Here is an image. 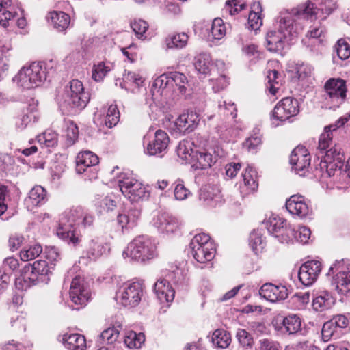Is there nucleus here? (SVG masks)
<instances>
[{
	"label": "nucleus",
	"mask_w": 350,
	"mask_h": 350,
	"mask_svg": "<svg viewBox=\"0 0 350 350\" xmlns=\"http://www.w3.org/2000/svg\"><path fill=\"white\" fill-rule=\"evenodd\" d=\"M263 225L270 234L276 237L281 236V241L285 242L284 239L286 238V229L288 228L289 226H287L284 219L278 216H271L263 221Z\"/></svg>",
	"instance_id": "obj_30"
},
{
	"label": "nucleus",
	"mask_w": 350,
	"mask_h": 350,
	"mask_svg": "<svg viewBox=\"0 0 350 350\" xmlns=\"http://www.w3.org/2000/svg\"><path fill=\"white\" fill-rule=\"evenodd\" d=\"M46 79V68L42 62H33L21 68L13 81L23 89L39 87Z\"/></svg>",
	"instance_id": "obj_2"
},
{
	"label": "nucleus",
	"mask_w": 350,
	"mask_h": 350,
	"mask_svg": "<svg viewBox=\"0 0 350 350\" xmlns=\"http://www.w3.org/2000/svg\"><path fill=\"white\" fill-rule=\"evenodd\" d=\"M131 28L138 38L144 40L146 38L145 33L148 28L146 21L142 19L135 20L131 23Z\"/></svg>",
	"instance_id": "obj_60"
},
{
	"label": "nucleus",
	"mask_w": 350,
	"mask_h": 350,
	"mask_svg": "<svg viewBox=\"0 0 350 350\" xmlns=\"http://www.w3.org/2000/svg\"><path fill=\"white\" fill-rule=\"evenodd\" d=\"M336 51L338 57L347 59L350 57V44L344 40H339L336 45Z\"/></svg>",
	"instance_id": "obj_64"
},
{
	"label": "nucleus",
	"mask_w": 350,
	"mask_h": 350,
	"mask_svg": "<svg viewBox=\"0 0 350 350\" xmlns=\"http://www.w3.org/2000/svg\"><path fill=\"white\" fill-rule=\"evenodd\" d=\"M199 198L206 204L215 206L221 202L220 190L217 186L205 185L200 190Z\"/></svg>",
	"instance_id": "obj_34"
},
{
	"label": "nucleus",
	"mask_w": 350,
	"mask_h": 350,
	"mask_svg": "<svg viewBox=\"0 0 350 350\" xmlns=\"http://www.w3.org/2000/svg\"><path fill=\"white\" fill-rule=\"evenodd\" d=\"M173 185L174 198L176 200H185L191 195V191L185 187L183 180H176Z\"/></svg>",
	"instance_id": "obj_50"
},
{
	"label": "nucleus",
	"mask_w": 350,
	"mask_h": 350,
	"mask_svg": "<svg viewBox=\"0 0 350 350\" xmlns=\"http://www.w3.org/2000/svg\"><path fill=\"white\" fill-rule=\"evenodd\" d=\"M244 185L249 191H254L258 187L257 174L254 169L251 166H247L245 172L242 174Z\"/></svg>",
	"instance_id": "obj_47"
},
{
	"label": "nucleus",
	"mask_w": 350,
	"mask_h": 350,
	"mask_svg": "<svg viewBox=\"0 0 350 350\" xmlns=\"http://www.w3.org/2000/svg\"><path fill=\"white\" fill-rule=\"evenodd\" d=\"M154 291L161 303L174 300L175 291L166 280H159L154 286Z\"/></svg>",
	"instance_id": "obj_33"
},
{
	"label": "nucleus",
	"mask_w": 350,
	"mask_h": 350,
	"mask_svg": "<svg viewBox=\"0 0 350 350\" xmlns=\"http://www.w3.org/2000/svg\"><path fill=\"white\" fill-rule=\"evenodd\" d=\"M236 338L239 343L243 347L251 348L254 344L252 335L244 329H238L236 332Z\"/></svg>",
	"instance_id": "obj_57"
},
{
	"label": "nucleus",
	"mask_w": 350,
	"mask_h": 350,
	"mask_svg": "<svg viewBox=\"0 0 350 350\" xmlns=\"http://www.w3.org/2000/svg\"><path fill=\"white\" fill-rule=\"evenodd\" d=\"M169 77L170 78V85H172V87L175 85L181 94H186L188 87V81L186 76L183 73L174 72H171Z\"/></svg>",
	"instance_id": "obj_48"
},
{
	"label": "nucleus",
	"mask_w": 350,
	"mask_h": 350,
	"mask_svg": "<svg viewBox=\"0 0 350 350\" xmlns=\"http://www.w3.org/2000/svg\"><path fill=\"white\" fill-rule=\"evenodd\" d=\"M195 68L196 70L203 75H206L212 71L211 75H214L216 72L215 68H211V57L208 53H200L196 57L194 62Z\"/></svg>",
	"instance_id": "obj_39"
},
{
	"label": "nucleus",
	"mask_w": 350,
	"mask_h": 350,
	"mask_svg": "<svg viewBox=\"0 0 350 350\" xmlns=\"http://www.w3.org/2000/svg\"><path fill=\"white\" fill-rule=\"evenodd\" d=\"M317 4L319 10V17L325 18L335 9V3L331 0H319Z\"/></svg>",
	"instance_id": "obj_58"
},
{
	"label": "nucleus",
	"mask_w": 350,
	"mask_h": 350,
	"mask_svg": "<svg viewBox=\"0 0 350 350\" xmlns=\"http://www.w3.org/2000/svg\"><path fill=\"white\" fill-rule=\"evenodd\" d=\"M299 112V102L292 97H286L281 100L275 107L272 118L280 121H285Z\"/></svg>",
	"instance_id": "obj_15"
},
{
	"label": "nucleus",
	"mask_w": 350,
	"mask_h": 350,
	"mask_svg": "<svg viewBox=\"0 0 350 350\" xmlns=\"http://www.w3.org/2000/svg\"><path fill=\"white\" fill-rule=\"evenodd\" d=\"M154 226L163 234H172L175 232L179 227V223L176 218L172 215L162 213L154 219Z\"/></svg>",
	"instance_id": "obj_25"
},
{
	"label": "nucleus",
	"mask_w": 350,
	"mask_h": 350,
	"mask_svg": "<svg viewBox=\"0 0 350 350\" xmlns=\"http://www.w3.org/2000/svg\"><path fill=\"white\" fill-rule=\"evenodd\" d=\"M37 106L38 101L31 98L28 105L23 110L22 113L16 119L15 124L18 129L23 130L37 121L38 119Z\"/></svg>",
	"instance_id": "obj_24"
},
{
	"label": "nucleus",
	"mask_w": 350,
	"mask_h": 350,
	"mask_svg": "<svg viewBox=\"0 0 350 350\" xmlns=\"http://www.w3.org/2000/svg\"><path fill=\"white\" fill-rule=\"evenodd\" d=\"M211 341L215 347L225 349L230 344L231 336L227 331L218 329L213 333Z\"/></svg>",
	"instance_id": "obj_45"
},
{
	"label": "nucleus",
	"mask_w": 350,
	"mask_h": 350,
	"mask_svg": "<svg viewBox=\"0 0 350 350\" xmlns=\"http://www.w3.org/2000/svg\"><path fill=\"white\" fill-rule=\"evenodd\" d=\"M118 185L122 194L131 201L148 198L150 193L147 187L137 179L121 174L118 177Z\"/></svg>",
	"instance_id": "obj_10"
},
{
	"label": "nucleus",
	"mask_w": 350,
	"mask_h": 350,
	"mask_svg": "<svg viewBox=\"0 0 350 350\" xmlns=\"http://www.w3.org/2000/svg\"><path fill=\"white\" fill-rule=\"evenodd\" d=\"M198 146L195 142L183 140L179 143L177 147V154L181 159L191 164V159L194 154L195 146Z\"/></svg>",
	"instance_id": "obj_43"
},
{
	"label": "nucleus",
	"mask_w": 350,
	"mask_h": 350,
	"mask_svg": "<svg viewBox=\"0 0 350 350\" xmlns=\"http://www.w3.org/2000/svg\"><path fill=\"white\" fill-rule=\"evenodd\" d=\"M223 156V150L213 142H206L203 145L195 146L191 165L195 170H204L211 167L218 158Z\"/></svg>",
	"instance_id": "obj_4"
},
{
	"label": "nucleus",
	"mask_w": 350,
	"mask_h": 350,
	"mask_svg": "<svg viewBox=\"0 0 350 350\" xmlns=\"http://www.w3.org/2000/svg\"><path fill=\"white\" fill-rule=\"evenodd\" d=\"M321 269L322 265L320 261H307L299 269V279L304 286H310L317 280Z\"/></svg>",
	"instance_id": "obj_19"
},
{
	"label": "nucleus",
	"mask_w": 350,
	"mask_h": 350,
	"mask_svg": "<svg viewBox=\"0 0 350 350\" xmlns=\"http://www.w3.org/2000/svg\"><path fill=\"white\" fill-rule=\"evenodd\" d=\"M110 70L111 66L109 64L99 62L93 67L92 79L96 81H101Z\"/></svg>",
	"instance_id": "obj_54"
},
{
	"label": "nucleus",
	"mask_w": 350,
	"mask_h": 350,
	"mask_svg": "<svg viewBox=\"0 0 350 350\" xmlns=\"http://www.w3.org/2000/svg\"><path fill=\"white\" fill-rule=\"evenodd\" d=\"M51 267L46 261L38 260L33 264L25 265L21 270V275L16 279V286L20 290H26L39 281V276L47 275Z\"/></svg>",
	"instance_id": "obj_6"
},
{
	"label": "nucleus",
	"mask_w": 350,
	"mask_h": 350,
	"mask_svg": "<svg viewBox=\"0 0 350 350\" xmlns=\"http://www.w3.org/2000/svg\"><path fill=\"white\" fill-rule=\"evenodd\" d=\"M139 212L137 210H132L128 213L119 214L117 217L118 226L123 230L124 228H131L135 226L137 220L139 216Z\"/></svg>",
	"instance_id": "obj_44"
},
{
	"label": "nucleus",
	"mask_w": 350,
	"mask_h": 350,
	"mask_svg": "<svg viewBox=\"0 0 350 350\" xmlns=\"http://www.w3.org/2000/svg\"><path fill=\"white\" fill-rule=\"evenodd\" d=\"M275 27L291 38H293L302 31L304 27L292 9L282 10L280 12L275 21Z\"/></svg>",
	"instance_id": "obj_13"
},
{
	"label": "nucleus",
	"mask_w": 350,
	"mask_h": 350,
	"mask_svg": "<svg viewBox=\"0 0 350 350\" xmlns=\"http://www.w3.org/2000/svg\"><path fill=\"white\" fill-rule=\"evenodd\" d=\"M144 295L142 283L133 282L124 283L116 292L115 299L118 304L125 307H135Z\"/></svg>",
	"instance_id": "obj_9"
},
{
	"label": "nucleus",
	"mask_w": 350,
	"mask_h": 350,
	"mask_svg": "<svg viewBox=\"0 0 350 350\" xmlns=\"http://www.w3.org/2000/svg\"><path fill=\"white\" fill-rule=\"evenodd\" d=\"M193 257L200 263H205L213 259L215 248L210 236L205 233L198 234L189 244Z\"/></svg>",
	"instance_id": "obj_8"
},
{
	"label": "nucleus",
	"mask_w": 350,
	"mask_h": 350,
	"mask_svg": "<svg viewBox=\"0 0 350 350\" xmlns=\"http://www.w3.org/2000/svg\"><path fill=\"white\" fill-rule=\"evenodd\" d=\"M50 23L59 31H62L68 28L70 18L69 15L64 12H53L50 13Z\"/></svg>",
	"instance_id": "obj_42"
},
{
	"label": "nucleus",
	"mask_w": 350,
	"mask_h": 350,
	"mask_svg": "<svg viewBox=\"0 0 350 350\" xmlns=\"http://www.w3.org/2000/svg\"><path fill=\"white\" fill-rule=\"evenodd\" d=\"M281 326H275V328L280 329L283 333L293 334L297 333L301 328V319L296 314H290L282 319Z\"/></svg>",
	"instance_id": "obj_37"
},
{
	"label": "nucleus",
	"mask_w": 350,
	"mask_h": 350,
	"mask_svg": "<svg viewBox=\"0 0 350 350\" xmlns=\"http://www.w3.org/2000/svg\"><path fill=\"white\" fill-rule=\"evenodd\" d=\"M170 78L166 75H161L153 82L151 88L152 99L159 102L161 97L167 98L171 90Z\"/></svg>",
	"instance_id": "obj_27"
},
{
	"label": "nucleus",
	"mask_w": 350,
	"mask_h": 350,
	"mask_svg": "<svg viewBox=\"0 0 350 350\" xmlns=\"http://www.w3.org/2000/svg\"><path fill=\"white\" fill-rule=\"evenodd\" d=\"M169 141V137L165 131L162 130L157 131L154 133V139L147 145L146 153L149 155L162 157L166 152Z\"/></svg>",
	"instance_id": "obj_21"
},
{
	"label": "nucleus",
	"mask_w": 350,
	"mask_h": 350,
	"mask_svg": "<svg viewBox=\"0 0 350 350\" xmlns=\"http://www.w3.org/2000/svg\"><path fill=\"white\" fill-rule=\"evenodd\" d=\"M219 112L226 116H231L232 118H234L237 116V108L234 103L226 100L220 102L219 104Z\"/></svg>",
	"instance_id": "obj_62"
},
{
	"label": "nucleus",
	"mask_w": 350,
	"mask_h": 350,
	"mask_svg": "<svg viewBox=\"0 0 350 350\" xmlns=\"http://www.w3.org/2000/svg\"><path fill=\"white\" fill-rule=\"evenodd\" d=\"M124 86L122 88L126 90L131 89L132 92L135 93L144 84V77L138 72L128 71L123 77Z\"/></svg>",
	"instance_id": "obj_36"
},
{
	"label": "nucleus",
	"mask_w": 350,
	"mask_h": 350,
	"mask_svg": "<svg viewBox=\"0 0 350 350\" xmlns=\"http://www.w3.org/2000/svg\"><path fill=\"white\" fill-rule=\"evenodd\" d=\"M106 252V247L98 239H92L87 243L85 253L91 260H96Z\"/></svg>",
	"instance_id": "obj_40"
},
{
	"label": "nucleus",
	"mask_w": 350,
	"mask_h": 350,
	"mask_svg": "<svg viewBox=\"0 0 350 350\" xmlns=\"http://www.w3.org/2000/svg\"><path fill=\"white\" fill-rule=\"evenodd\" d=\"M122 256L124 258H130L137 262H145L157 256V247L150 238L139 236L128 244Z\"/></svg>",
	"instance_id": "obj_3"
},
{
	"label": "nucleus",
	"mask_w": 350,
	"mask_h": 350,
	"mask_svg": "<svg viewBox=\"0 0 350 350\" xmlns=\"http://www.w3.org/2000/svg\"><path fill=\"white\" fill-rule=\"evenodd\" d=\"M90 100V94L84 90L83 83L74 79L70 82L66 90L65 98L62 105L66 108L83 109Z\"/></svg>",
	"instance_id": "obj_11"
},
{
	"label": "nucleus",
	"mask_w": 350,
	"mask_h": 350,
	"mask_svg": "<svg viewBox=\"0 0 350 350\" xmlns=\"http://www.w3.org/2000/svg\"><path fill=\"white\" fill-rule=\"evenodd\" d=\"M335 304V299L329 293L323 291L312 300V307L316 311L322 312L331 308Z\"/></svg>",
	"instance_id": "obj_38"
},
{
	"label": "nucleus",
	"mask_w": 350,
	"mask_h": 350,
	"mask_svg": "<svg viewBox=\"0 0 350 350\" xmlns=\"http://www.w3.org/2000/svg\"><path fill=\"white\" fill-rule=\"evenodd\" d=\"M42 252V246L40 244H35L22 250L20 252V257L23 261H29L38 257Z\"/></svg>",
	"instance_id": "obj_51"
},
{
	"label": "nucleus",
	"mask_w": 350,
	"mask_h": 350,
	"mask_svg": "<svg viewBox=\"0 0 350 350\" xmlns=\"http://www.w3.org/2000/svg\"><path fill=\"white\" fill-rule=\"evenodd\" d=\"M69 295L72 303L81 306H85L90 299V289L80 276L77 275L72 279Z\"/></svg>",
	"instance_id": "obj_17"
},
{
	"label": "nucleus",
	"mask_w": 350,
	"mask_h": 350,
	"mask_svg": "<svg viewBox=\"0 0 350 350\" xmlns=\"http://www.w3.org/2000/svg\"><path fill=\"white\" fill-rule=\"evenodd\" d=\"M211 33L214 39L220 40L226 33V28L223 20L216 18L213 21Z\"/></svg>",
	"instance_id": "obj_52"
},
{
	"label": "nucleus",
	"mask_w": 350,
	"mask_h": 350,
	"mask_svg": "<svg viewBox=\"0 0 350 350\" xmlns=\"http://www.w3.org/2000/svg\"><path fill=\"white\" fill-rule=\"evenodd\" d=\"M350 120V114H346L340 117L334 124L327 126L324 132L321 135L319 140V149L321 151L325 150L331 144L332 139V131L344 126Z\"/></svg>",
	"instance_id": "obj_26"
},
{
	"label": "nucleus",
	"mask_w": 350,
	"mask_h": 350,
	"mask_svg": "<svg viewBox=\"0 0 350 350\" xmlns=\"http://www.w3.org/2000/svg\"><path fill=\"white\" fill-rule=\"evenodd\" d=\"M59 340L68 350H85L86 349L85 338L80 334L66 333L59 336Z\"/></svg>",
	"instance_id": "obj_32"
},
{
	"label": "nucleus",
	"mask_w": 350,
	"mask_h": 350,
	"mask_svg": "<svg viewBox=\"0 0 350 350\" xmlns=\"http://www.w3.org/2000/svg\"><path fill=\"white\" fill-rule=\"evenodd\" d=\"M345 157L339 146H334L326 150L324 162L326 163L327 172L329 176L335 175L340 176V180L350 185V158L347 160L345 170H342Z\"/></svg>",
	"instance_id": "obj_5"
},
{
	"label": "nucleus",
	"mask_w": 350,
	"mask_h": 350,
	"mask_svg": "<svg viewBox=\"0 0 350 350\" xmlns=\"http://www.w3.org/2000/svg\"><path fill=\"white\" fill-rule=\"evenodd\" d=\"M79 131L78 127L73 122H70L67 125L66 129V144L71 146L75 143L78 139Z\"/></svg>",
	"instance_id": "obj_63"
},
{
	"label": "nucleus",
	"mask_w": 350,
	"mask_h": 350,
	"mask_svg": "<svg viewBox=\"0 0 350 350\" xmlns=\"http://www.w3.org/2000/svg\"><path fill=\"white\" fill-rule=\"evenodd\" d=\"M212 75L213 77L210 79V81L215 92H219L228 86V79L223 71L221 73H219L218 76H215V72Z\"/></svg>",
	"instance_id": "obj_53"
},
{
	"label": "nucleus",
	"mask_w": 350,
	"mask_h": 350,
	"mask_svg": "<svg viewBox=\"0 0 350 350\" xmlns=\"http://www.w3.org/2000/svg\"><path fill=\"white\" fill-rule=\"evenodd\" d=\"M324 90L323 96L330 109L338 107L346 98V81L342 79H329L325 82Z\"/></svg>",
	"instance_id": "obj_12"
},
{
	"label": "nucleus",
	"mask_w": 350,
	"mask_h": 350,
	"mask_svg": "<svg viewBox=\"0 0 350 350\" xmlns=\"http://www.w3.org/2000/svg\"><path fill=\"white\" fill-rule=\"evenodd\" d=\"M259 294L265 299L271 302H275L285 299L288 297V290L283 285L267 283L261 286Z\"/></svg>",
	"instance_id": "obj_23"
},
{
	"label": "nucleus",
	"mask_w": 350,
	"mask_h": 350,
	"mask_svg": "<svg viewBox=\"0 0 350 350\" xmlns=\"http://www.w3.org/2000/svg\"><path fill=\"white\" fill-rule=\"evenodd\" d=\"M250 245L255 254L261 252L266 245L261 231L257 230L251 232L250 236Z\"/></svg>",
	"instance_id": "obj_49"
},
{
	"label": "nucleus",
	"mask_w": 350,
	"mask_h": 350,
	"mask_svg": "<svg viewBox=\"0 0 350 350\" xmlns=\"http://www.w3.org/2000/svg\"><path fill=\"white\" fill-rule=\"evenodd\" d=\"M336 273L333 277L331 285L339 295H350V262L348 260H336L330 267V273Z\"/></svg>",
	"instance_id": "obj_7"
},
{
	"label": "nucleus",
	"mask_w": 350,
	"mask_h": 350,
	"mask_svg": "<svg viewBox=\"0 0 350 350\" xmlns=\"http://www.w3.org/2000/svg\"><path fill=\"white\" fill-rule=\"evenodd\" d=\"M46 201V191L40 185L33 187L29 192L28 197L25 200L29 210H32L36 206H41L45 204Z\"/></svg>",
	"instance_id": "obj_31"
},
{
	"label": "nucleus",
	"mask_w": 350,
	"mask_h": 350,
	"mask_svg": "<svg viewBox=\"0 0 350 350\" xmlns=\"http://www.w3.org/2000/svg\"><path fill=\"white\" fill-rule=\"evenodd\" d=\"M124 343L130 349H139L145 341V336L143 333H138L133 331H128L124 336Z\"/></svg>",
	"instance_id": "obj_46"
},
{
	"label": "nucleus",
	"mask_w": 350,
	"mask_h": 350,
	"mask_svg": "<svg viewBox=\"0 0 350 350\" xmlns=\"http://www.w3.org/2000/svg\"><path fill=\"white\" fill-rule=\"evenodd\" d=\"M18 8L12 0H0V25L8 27L18 15Z\"/></svg>",
	"instance_id": "obj_29"
},
{
	"label": "nucleus",
	"mask_w": 350,
	"mask_h": 350,
	"mask_svg": "<svg viewBox=\"0 0 350 350\" xmlns=\"http://www.w3.org/2000/svg\"><path fill=\"white\" fill-rule=\"evenodd\" d=\"M286 238L284 239L285 242L295 239L301 243H307L311 235L310 230L306 226H299L297 230L289 226L286 229Z\"/></svg>",
	"instance_id": "obj_35"
},
{
	"label": "nucleus",
	"mask_w": 350,
	"mask_h": 350,
	"mask_svg": "<svg viewBox=\"0 0 350 350\" xmlns=\"http://www.w3.org/2000/svg\"><path fill=\"white\" fill-rule=\"evenodd\" d=\"M170 129L175 132L185 133L191 132L197 126L200 122L199 115L194 111H187L180 115L175 120L169 119Z\"/></svg>",
	"instance_id": "obj_16"
},
{
	"label": "nucleus",
	"mask_w": 350,
	"mask_h": 350,
	"mask_svg": "<svg viewBox=\"0 0 350 350\" xmlns=\"http://www.w3.org/2000/svg\"><path fill=\"white\" fill-rule=\"evenodd\" d=\"M290 163L297 174L304 176L305 170L310 165V156L308 150L304 146H297L291 152Z\"/></svg>",
	"instance_id": "obj_18"
},
{
	"label": "nucleus",
	"mask_w": 350,
	"mask_h": 350,
	"mask_svg": "<svg viewBox=\"0 0 350 350\" xmlns=\"http://www.w3.org/2000/svg\"><path fill=\"white\" fill-rule=\"evenodd\" d=\"M287 40H291V38L284 32L277 29L271 30L266 37L267 48L271 52H280L284 49Z\"/></svg>",
	"instance_id": "obj_28"
},
{
	"label": "nucleus",
	"mask_w": 350,
	"mask_h": 350,
	"mask_svg": "<svg viewBox=\"0 0 350 350\" xmlns=\"http://www.w3.org/2000/svg\"><path fill=\"white\" fill-rule=\"evenodd\" d=\"M325 30L319 23L311 26L308 31L306 36L309 38L318 39L319 42H321L325 38Z\"/></svg>",
	"instance_id": "obj_61"
},
{
	"label": "nucleus",
	"mask_w": 350,
	"mask_h": 350,
	"mask_svg": "<svg viewBox=\"0 0 350 350\" xmlns=\"http://www.w3.org/2000/svg\"><path fill=\"white\" fill-rule=\"evenodd\" d=\"M288 211L300 218L306 217L311 211L306 199L301 195H293L286 202Z\"/></svg>",
	"instance_id": "obj_20"
},
{
	"label": "nucleus",
	"mask_w": 350,
	"mask_h": 350,
	"mask_svg": "<svg viewBox=\"0 0 350 350\" xmlns=\"http://www.w3.org/2000/svg\"><path fill=\"white\" fill-rule=\"evenodd\" d=\"M319 0H308L306 2L299 5L293 8L297 18L299 21L306 20L310 22L318 19L319 17V10L317 4Z\"/></svg>",
	"instance_id": "obj_22"
},
{
	"label": "nucleus",
	"mask_w": 350,
	"mask_h": 350,
	"mask_svg": "<svg viewBox=\"0 0 350 350\" xmlns=\"http://www.w3.org/2000/svg\"><path fill=\"white\" fill-rule=\"evenodd\" d=\"M86 211L87 210L81 206H73L60 218L56 230L57 235L68 244L77 245L80 242V239L76 234L73 226L79 224Z\"/></svg>",
	"instance_id": "obj_1"
},
{
	"label": "nucleus",
	"mask_w": 350,
	"mask_h": 350,
	"mask_svg": "<svg viewBox=\"0 0 350 350\" xmlns=\"http://www.w3.org/2000/svg\"><path fill=\"white\" fill-rule=\"evenodd\" d=\"M120 113L115 105H111L107 110V115L105 119V123L109 128L116 126L119 122Z\"/></svg>",
	"instance_id": "obj_56"
},
{
	"label": "nucleus",
	"mask_w": 350,
	"mask_h": 350,
	"mask_svg": "<svg viewBox=\"0 0 350 350\" xmlns=\"http://www.w3.org/2000/svg\"><path fill=\"white\" fill-rule=\"evenodd\" d=\"M267 78L268 80L267 88L271 94L275 95L279 89V81H277L278 79V72L275 70H269Z\"/></svg>",
	"instance_id": "obj_59"
},
{
	"label": "nucleus",
	"mask_w": 350,
	"mask_h": 350,
	"mask_svg": "<svg viewBox=\"0 0 350 350\" xmlns=\"http://www.w3.org/2000/svg\"><path fill=\"white\" fill-rule=\"evenodd\" d=\"M98 162V157L92 152H81L76 158V171L78 174L89 172L90 174L88 176L90 180L95 179L97 178V171L95 166Z\"/></svg>",
	"instance_id": "obj_14"
},
{
	"label": "nucleus",
	"mask_w": 350,
	"mask_h": 350,
	"mask_svg": "<svg viewBox=\"0 0 350 350\" xmlns=\"http://www.w3.org/2000/svg\"><path fill=\"white\" fill-rule=\"evenodd\" d=\"M189 36L185 33H178L169 35L165 40V44L168 49H180L188 42Z\"/></svg>",
	"instance_id": "obj_41"
},
{
	"label": "nucleus",
	"mask_w": 350,
	"mask_h": 350,
	"mask_svg": "<svg viewBox=\"0 0 350 350\" xmlns=\"http://www.w3.org/2000/svg\"><path fill=\"white\" fill-rule=\"evenodd\" d=\"M40 144L46 147H54L57 144V135L52 131H47L37 137Z\"/></svg>",
	"instance_id": "obj_55"
}]
</instances>
